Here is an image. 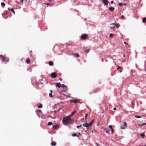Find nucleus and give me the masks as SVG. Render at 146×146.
I'll return each instance as SVG.
<instances>
[{"label": "nucleus", "mask_w": 146, "mask_h": 146, "mask_svg": "<svg viewBox=\"0 0 146 146\" xmlns=\"http://www.w3.org/2000/svg\"><path fill=\"white\" fill-rule=\"evenodd\" d=\"M105 130H106V133H107L108 134H109L110 133H109L108 130V129H106V128L105 129Z\"/></svg>", "instance_id": "25"}, {"label": "nucleus", "mask_w": 146, "mask_h": 146, "mask_svg": "<svg viewBox=\"0 0 146 146\" xmlns=\"http://www.w3.org/2000/svg\"><path fill=\"white\" fill-rule=\"evenodd\" d=\"M56 86L57 87L60 88L61 86V85L60 83H57L56 84Z\"/></svg>", "instance_id": "12"}, {"label": "nucleus", "mask_w": 146, "mask_h": 146, "mask_svg": "<svg viewBox=\"0 0 146 146\" xmlns=\"http://www.w3.org/2000/svg\"><path fill=\"white\" fill-rule=\"evenodd\" d=\"M26 61L27 64H29L30 62V60L29 59H27Z\"/></svg>", "instance_id": "24"}, {"label": "nucleus", "mask_w": 146, "mask_h": 146, "mask_svg": "<svg viewBox=\"0 0 146 146\" xmlns=\"http://www.w3.org/2000/svg\"><path fill=\"white\" fill-rule=\"evenodd\" d=\"M116 108H113V110H116Z\"/></svg>", "instance_id": "45"}, {"label": "nucleus", "mask_w": 146, "mask_h": 146, "mask_svg": "<svg viewBox=\"0 0 146 146\" xmlns=\"http://www.w3.org/2000/svg\"><path fill=\"white\" fill-rule=\"evenodd\" d=\"M1 5L2 7H4L5 5V4L4 3H1Z\"/></svg>", "instance_id": "29"}, {"label": "nucleus", "mask_w": 146, "mask_h": 146, "mask_svg": "<svg viewBox=\"0 0 146 146\" xmlns=\"http://www.w3.org/2000/svg\"><path fill=\"white\" fill-rule=\"evenodd\" d=\"M51 76L52 78H54L56 77L57 75L55 73L53 72L51 74Z\"/></svg>", "instance_id": "7"}, {"label": "nucleus", "mask_w": 146, "mask_h": 146, "mask_svg": "<svg viewBox=\"0 0 146 146\" xmlns=\"http://www.w3.org/2000/svg\"><path fill=\"white\" fill-rule=\"evenodd\" d=\"M4 0V1H6V0Z\"/></svg>", "instance_id": "55"}, {"label": "nucleus", "mask_w": 146, "mask_h": 146, "mask_svg": "<svg viewBox=\"0 0 146 146\" xmlns=\"http://www.w3.org/2000/svg\"><path fill=\"white\" fill-rule=\"evenodd\" d=\"M124 17V16L123 15H122L121 16V18H123Z\"/></svg>", "instance_id": "42"}, {"label": "nucleus", "mask_w": 146, "mask_h": 146, "mask_svg": "<svg viewBox=\"0 0 146 146\" xmlns=\"http://www.w3.org/2000/svg\"><path fill=\"white\" fill-rule=\"evenodd\" d=\"M32 52V50H31L30 52Z\"/></svg>", "instance_id": "53"}, {"label": "nucleus", "mask_w": 146, "mask_h": 146, "mask_svg": "<svg viewBox=\"0 0 146 146\" xmlns=\"http://www.w3.org/2000/svg\"><path fill=\"white\" fill-rule=\"evenodd\" d=\"M70 117L69 116L64 117L62 120L63 123L65 124L70 123L73 120L71 119Z\"/></svg>", "instance_id": "1"}, {"label": "nucleus", "mask_w": 146, "mask_h": 146, "mask_svg": "<svg viewBox=\"0 0 146 146\" xmlns=\"http://www.w3.org/2000/svg\"><path fill=\"white\" fill-rule=\"evenodd\" d=\"M102 2L104 3L105 5H108L109 3V1L108 0H103Z\"/></svg>", "instance_id": "9"}, {"label": "nucleus", "mask_w": 146, "mask_h": 146, "mask_svg": "<svg viewBox=\"0 0 146 146\" xmlns=\"http://www.w3.org/2000/svg\"><path fill=\"white\" fill-rule=\"evenodd\" d=\"M111 25H114V26H111L110 27V28L111 29H114L115 27V26L117 28H118L119 26V25L117 23H113Z\"/></svg>", "instance_id": "5"}, {"label": "nucleus", "mask_w": 146, "mask_h": 146, "mask_svg": "<svg viewBox=\"0 0 146 146\" xmlns=\"http://www.w3.org/2000/svg\"><path fill=\"white\" fill-rule=\"evenodd\" d=\"M123 57H125V55H123Z\"/></svg>", "instance_id": "47"}, {"label": "nucleus", "mask_w": 146, "mask_h": 146, "mask_svg": "<svg viewBox=\"0 0 146 146\" xmlns=\"http://www.w3.org/2000/svg\"><path fill=\"white\" fill-rule=\"evenodd\" d=\"M51 144V145H52V146H55L56 145V142L53 141L52 142Z\"/></svg>", "instance_id": "19"}, {"label": "nucleus", "mask_w": 146, "mask_h": 146, "mask_svg": "<svg viewBox=\"0 0 146 146\" xmlns=\"http://www.w3.org/2000/svg\"><path fill=\"white\" fill-rule=\"evenodd\" d=\"M135 117L137 118H141L142 117L141 116H138L137 115L135 116Z\"/></svg>", "instance_id": "28"}, {"label": "nucleus", "mask_w": 146, "mask_h": 146, "mask_svg": "<svg viewBox=\"0 0 146 146\" xmlns=\"http://www.w3.org/2000/svg\"><path fill=\"white\" fill-rule=\"evenodd\" d=\"M49 3H48L46 4V5H49Z\"/></svg>", "instance_id": "50"}, {"label": "nucleus", "mask_w": 146, "mask_h": 146, "mask_svg": "<svg viewBox=\"0 0 146 146\" xmlns=\"http://www.w3.org/2000/svg\"><path fill=\"white\" fill-rule=\"evenodd\" d=\"M141 136L143 137V138H144L145 137V133H141L140 134Z\"/></svg>", "instance_id": "21"}, {"label": "nucleus", "mask_w": 146, "mask_h": 146, "mask_svg": "<svg viewBox=\"0 0 146 146\" xmlns=\"http://www.w3.org/2000/svg\"><path fill=\"white\" fill-rule=\"evenodd\" d=\"M144 23H145L146 21V18H144L142 19Z\"/></svg>", "instance_id": "23"}, {"label": "nucleus", "mask_w": 146, "mask_h": 146, "mask_svg": "<svg viewBox=\"0 0 146 146\" xmlns=\"http://www.w3.org/2000/svg\"><path fill=\"white\" fill-rule=\"evenodd\" d=\"M62 92H66L68 90L67 87L64 84H62L61 86Z\"/></svg>", "instance_id": "3"}, {"label": "nucleus", "mask_w": 146, "mask_h": 146, "mask_svg": "<svg viewBox=\"0 0 146 146\" xmlns=\"http://www.w3.org/2000/svg\"><path fill=\"white\" fill-rule=\"evenodd\" d=\"M113 1H111V4H113Z\"/></svg>", "instance_id": "43"}, {"label": "nucleus", "mask_w": 146, "mask_h": 146, "mask_svg": "<svg viewBox=\"0 0 146 146\" xmlns=\"http://www.w3.org/2000/svg\"><path fill=\"white\" fill-rule=\"evenodd\" d=\"M52 0H48V1L49 2H50Z\"/></svg>", "instance_id": "44"}, {"label": "nucleus", "mask_w": 146, "mask_h": 146, "mask_svg": "<svg viewBox=\"0 0 146 146\" xmlns=\"http://www.w3.org/2000/svg\"><path fill=\"white\" fill-rule=\"evenodd\" d=\"M5 57L2 55H0V59H1L2 61H4V60H5Z\"/></svg>", "instance_id": "11"}, {"label": "nucleus", "mask_w": 146, "mask_h": 146, "mask_svg": "<svg viewBox=\"0 0 146 146\" xmlns=\"http://www.w3.org/2000/svg\"><path fill=\"white\" fill-rule=\"evenodd\" d=\"M9 59L8 58H6L5 59V60H4V61H6L8 62H9Z\"/></svg>", "instance_id": "27"}, {"label": "nucleus", "mask_w": 146, "mask_h": 146, "mask_svg": "<svg viewBox=\"0 0 146 146\" xmlns=\"http://www.w3.org/2000/svg\"><path fill=\"white\" fill-rule=\"evenodd\" d=\"M77 136L78 137H79V135H77Z\"/></svg>", "instance_id": "49"}, {"label": "nucleus", "mask_w": 146, "mask_h": 146, "mask_svg": "<svg viewBox=\"0 0 146 146\" xmlns=\"http://www.w3.org/2000/svg\"><path fill=\"white\" fill-rule=\"evenodd\" d=\"M59 80H62V79H60V78H59Z\"/></svg>", "instance_id": "51"}, {"label": "nucleus", "mask_w": 146, "mask_h": 146, "mask_svg": "<svg viewBox=\"0 0 146 146\" xmlns=\"http://www.w3.org/2000/svg\"><path fill=\"white\" fill-rule=\"evenodd\" d=\"M113 34L112 33H111L110 35V37H111V36H113Z\"/></svg>", "instance_id": "40"}, {"label": "nucleus", "mask_w": 146, "mask_h": 146, "mask_svg": "<svg viewBox=\"0 0 146 146\" xmlns=\"http://www.w3.org/2000/svg\"><path fill=\"white\" fill-rule=\"evenodd\" d=\"M111 131L112 133V134H113V129H111Z\"/></svg>", "instance_id": "39"}, {"label": "nucleus", "mask_w": 146, "mask_h": 146, "mask_svg": "<svg viewBox=\"0 0 146 146\" xmlns=\"http://www.w3.org/2000/svg\"><path fill=\"white\" fill-rule=\"evenodd\" d=\"M52 90H51L50 91V93L49 94V96L51 98H52L53 96L52 95Z\"/></svg>", "instance_id": "13"}, {"label": "nucleus", "mask_w": 146, "mask_h": 146, "mask_svg": "<svg viewBox=\"0 0 146 146\" xmlns=\"http://www.w3.org/2000/svg\"><path fill=\"white\" fill-rule=\"evenodd\" d=\"M120 69H121V70L119 71V72L121 73L122 71V68L121 66H118V67L117 68V70H119Z\"/></svg>", "instance_id": "15"}, {"label": "nucleus", "mask_w": 146, "mask_h": 146, "mask_svg": "<svg viewBox=\"0 0 146 146\" xmlns=\"http://www.w3.org/2000/svg\"><path fill=\"white\" fill-rule=\"evenodd\" d=\"M52 124V122H49L48 123V125H51Z\"/></svg>", "instance_id": "33"}, {"label": "nucleus", "mask_w": 146, "mask_h": 146, "mask_svg": "<svg viewBox=\"0 0 146 146\" xmlns=\"http://www.w3.org/2000/svg\"><path fill=\"white\" fill-rule=\"evenodd\" d=\"M109 10L111 11H113L114 10V8L113 7H110L109 8Z\"/></svg>", "instance_id": "18"}, {"label": "nucleus", "mask_w": 146, "mask_h": 146, "mask_svg": "<svg viewBox=\"0 0 146 146\" xmlns=\"http://www.w3.org/2000/svg\"><path fill=\"white\" fill-rule=\"evenodd\" d=\"M21 1L22 3L24 2L26 3L27 2V0H21Z\"/></svg>", "instance_id": "34"}, {"label": "nucleus", "mask_w": 146, "mask_h": 146, "mask_svg": "<svg viewBox=\"0 0 146 146\" xmlns=\"http://www.w3.org/2000/svg\"><path fill=\"white\" fill-rule=\"evenodd\" d=\"M145 71L146 72V67H145Z\"/></svg>", "instance_id": "46"}, {"label": "nucleus", "mask_w": 146, "mask_h": 146, "mask_svg": "<svg viewBox=\"0 0 146 146\" xmlns=\"http://www.w3.org/2000/svg\"><path fill=\"white\" fill-rule=\"evenodd\" d=\"M79 135H80V133H79Z\"/></svg>", "instance_id": "54"}, {"label": "nucleus", "mask_w": 146, "mask_h": 146, "mask_svg": "<svg viewBox=\"0 0 146 146\" xmlns=\"http://www.w3.org/2000/svg\"><path fill=\"white\" fill-rule=\"evenodd\" d=\"M41 111L39 110H36V112H40Z\"/></svg>", "instance_id": "37"}, {"label": "nucleus", "mask_w": 146, "mask_h": 146, "mask_svg": "<svg viewBox=\"0 0 146 146\" xmlns=\"http://www.w3.org/2000/svg\"><path fill=\"white\" fill-rule=\"evenodd\" d=\"M146 125V123H144L142 124H141L139 126H143V125Z\"/></svg>", "instance_id": "36"}, {"label": "nucleus", "mask_w": 146, "mask_h": 146, "mask_svg": "<svg viewBox=\"0 0 146 146\" xmlns=\"http://www.w3.org/2000/svg\"><path fill=\"white\" fill-rule=\"evenodd\" d=\"M117 5L119 6H122L123 5H127V4L126 3L123 4L122 3H119L117 4Z\"/></svg>", "instance_id": "17"}, {"label": "nucleus", "mask_w": 146, "mask_h": 146, "mask_svg": "<svg viewBox=\"0 0 146 146\" xmlns=\"http://www.w3.org/2000/svg\"><path fill=\"white\" fill-rule=\"evenodd\" d=\"M42 104H40L38 106V107L39 108H41L42 107Z\"/></svg>", "instance_id": "32"}, {"label": "nucleus", "mask_w": 146, "mask_h": 146, "mask_svg": "<svg viewBox=\"0 0 146 146\" xmlns=\"http://www.w3.org/2000/svg\"><path fill=\"white\" fill-rule=\"evenodd\" d=\"M82 126V125H80L77 126L76 127L77 128L79 129L80 127H81Z\"/></svg>", "instance_id": "35"}, {"label": "nucleus", "mask_w": 146, "mask_h": 146, "mask_svg": "<svg viewBox=\"0 0 146 146\" xmlns=\"http://www.w3.org/2000/svg\"><path fill=\"white\" fill-rule=\"evenodd\" d=\"M124 44H127V45H128V46H129V45H128V44L127 43V42H124Z\"/></svg>", "instance_id": "41"}, {"label": "nucleus", "mask_w": 146, "mask_h": 146, "mask_svg": "<svg viewBox=\"0 0 146 146\" xmlns=\"http://www.w3.org/2000/svg\"><path fill=\"white\" fill-rule=\"evenodd\" d=\"M59 126L58 125H55L53 126V128L54 129H57L58 128Z\"/></svg>", "instance_id": "10"}, {"label": "nucleus", "mask_w": 146, "mask_h": 146, "mask_svg": "<svg viewBox=\"0 0 146 146\" xmlns=\"http://www.w3.org/2000/svg\"><path fill=\"white\" fill-rule=\"evenodd\" d=\"M88 116V114H85V119H86L87 118V116Z\"/></svg>", "instance_id": "38"}, {"label": "nucleus", "mask_w": 146, "mask_h": 146, "mask_svg": "<svg viewBox=\"0 0 146 146\" xmlns=\"http://www.w3.org/2000/svg\"><path fill=\"white\" fill-rule=\"evenodd\" d=\"M127 127V124L125 122H124L123 125V127H122L121 126H120V128L121 129H124L126 128Z\"/></svg>", "instance_id": "6"}, {"label": "nucleus", "mask_w": 146, "mask_h": 146, "mask_svg": "<svg viewBox=\"0 0 146 146\" xmlns=\"http://www.w3.org/2000/svg\"><path fill=\"white\" fill-rule=\"evenodd\" d=\"M94 121V120L93 119L92 120V121L89 123H84L83 125L84 127H86L87 129H89L90 127H91Z\"/></svg>", "instance_id": "2"}, {"label": "nucleus", "mask_w": 146, "mask_h": 146, "mask_svg": "<svg viewBox=\"0 0 146 146\" xmlns=\"http://www.w3.org/2000/svg\"><path fill=\"white\" fill-rule=\"evenodd\" d=\"M8 10H9V11H10V9H9H9H8Z\"/></svg>", "instance_id": "48"}, {"label": "nucleus", "mask_w": 146, "mask_h": 146, "mask_svg": "<svg viewBox=\"0 0 146 146\" xmlns=\"http://www.w3.org/2000/svg\"><path fill=\"white\" fill-rule=\"evenodd\" d=\"M108 127L111 130L113 128H112V125H110L108 126Z\"/></svg>", "instance_id": "30"}, {"label": "nucleus", "mask_w": 146, "mask_h": 146, "mask_svg": "<svg viewBox=\"0 0 146 146\" xmlns=\"http://www.w3.org/2000/svg\"><path fill=\"white\" fill-rule=\"evenodd\" d=\"M76 112V111H73L72 113H71V114L70 115V117H72L73 116L74 114Z\"/></svg>", "instance_id": "16"}, {"label": "nucleus", "mask_w": 146, "mask_h": 146, "mask_svg": "<svg viewBox=\"0 0 146 146\" xmlns=\"http://www.w3.org/2000/svg\"><path fill=\"white\" fill-rule=\"evenodd\" d=\"M11 11L12 12H13L14 14H15V11H14V9L13 8H12L11 10Z\"/></svg>", "instance_id": "26"}, {"label": "nucleus", "mask_w": 146, "mask_h": 146, "mask_svg": "<svg viewBox=\"0 0 146 146\" xmlns=\"http://www.w3.org/2000/svg\"><path fill=\"white\" fill-rule=\"evenodd\" d=\"M48 64L50 66H52L53 64V62L52 61H49L48 63Z\"/></svg>", "instance_id": "20"}, {"label": "nucleus", "mask_w": 146, "mask_h": 146, "mask_svg": "<svg viewBox=\"0 0 146 146\" xmlns=\"http://www.w3.org/2000/svg\"><path fill=\"white\" fill-rule=\"evenodd\" d=\"M88 35L87 34H83L82 35L81 37V40H86L87 39Z\"/></svg>", "instance_id": "4"}, {"label": "nucleus", "mask_w": 146, "mask_h": 146, "mask_svg": "<svg viewBox=\"0 0 146 146\" xmlns=\"http://www.w3.org/2000/svg\"><path fill=\"white\" fill-rule=\"evenodd\" d=\"M96 145H97V146H98V145H97V143H96Z\"/></svg>", "instance_id": "52"}, {"label": "nucleus", "mask_w": 146, "mask_h": 146, "mask_svg": "<svg viewBox=\"0 0 146 146\" xmlns=\"http://www.w3.org/2000/svg\"><path fill=\"white\" fill-rule=\"evenodd\" d=\"M72 136L73 137L77 136V134L76 133H73L72 135Z\"/></svg>", "instance_id": "31"}, {"label": "nucleus", "mask_w": 146, "mask_h": 146, "mask_svg": "<svg viewBox=\"0 0 146 146\" xmlns=\"http://www.w3.org/2000/svg\"><path fill=\"white\" fill-rule=\"evenodd\" d=\"M72 54L73 55L77 57H79V55L77 53H74L72 52Z\"/></svg>", "instance_id": "14"}, {"label": "nucleus", "mask_w": 146, "mask_h": 146, "mask_svg": "<svg viewBox=\"0 0 146 146\" xmlns=\"http://www.w3.org/2000/svg\"><path fill=\"white\" fill-rule=\"evenodd\" d=\"M79 100H76V99H74L71 101V103H76L79 102Z\"/></svg>", "instance_id": "8"}, {"label": "nucleus", "mask_w": 146, "mask_h": 146, "mask_svg": "<svg viewBox=\"0 0 146 146\" xmlns=\"http://www.w3.org/2000/svg\"><path fill=\"white\" fill-rule=\"evenodd\" d=\"M84 50L85 51H86V52L88 53L90 49H86V48L85 47V48H84Z\"/></svg>", "instance_id": "22"}]
</instances>
